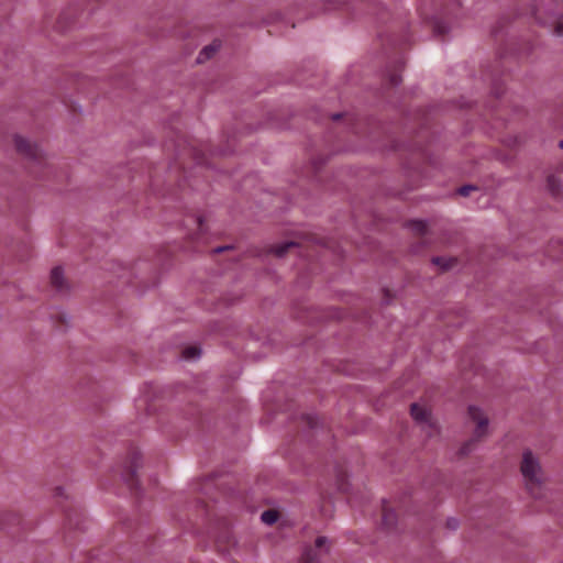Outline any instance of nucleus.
<instances>
[{
    "instance_id": "nucleus-1",
    "label": "nucleus",
    "mask_w": 563,
    "mask_h": 563,
    "mask_svg": "<svg viewBox=\"0 0 563 563\" xmlns=\"http://www.w3.org/2000/svg\"><path fill=\"white\" fill-rule=\"evenodd\" d=\"M520 473L529 494L536 499L542 498L545 490L547 475L539 456L529 449L522 452Z\"/></svg>"
},
{
    "instance_id": "nucleus-2",
    "label": "nucleus",
    "mask_w": 563,
    "mask_h": 563,
    "mask_svg": "<svg viewBox=\"0 0 563 563\" xmlns=\"http://www.w3.org/2000/svg\"><path fill=\"white\" fill-rule=\"evenodd\" d=\"M555 3L556 0H538L533 14L539 23L548 24L558 35H563V15L554 13Z\"/></svg>"
},
{
    "instance_id": "nucleus-3",
    "label": "nucleus",
    "mask_w": 563,
    "mask_h": 563,
    "mask_svg": "<svg viewBox=\"0 0 563 563\" xmlns=\"http://www.w3.org/2000/svg\"><path fill=\"white\" fill-rule=\"evenodd\" d=\"M411 416L413 420L419 423L421 430L428 435L432 437L437 433L438 427L431 417L430 410L426 406L419 404L411 405Z\"/></svg>"
},
{
    "instance_id": "nucleus-4",
    "label": "nucleus",
    "mask_w": 563,
    "mask_h": 563,
    "mask_svg": "<svg viewBox=\"0 0 563 563\" xmlns=\"http://www.w3.org/2000/svg\"><path fill=\"white\" fill-rule=\"evenodd\" d=\"M14 145L16 151L30 159H37L41 157V150L36 144L31 143L27 139L21 135H14Z\"/></svg>"
},
{
    "instance_id": "nucleus-5",
    "label": "nucleus",
    "mask_w": 563,
    "mask_h": 563,
    "mask_svg": "<svg viewBox=\"0 0 563 563\" xmlns=\"http://www.w3.org/2000/svg\"><path fill=\"white\" fill-rule=\"evenodd\" d=\"M468 415L470 418L476 422L474 431L475 438L481 439L486 435L488 430V419L483 415L482 410L475 406H471L468 408Z\"/></svg>"
},
{
    "instance_id": "nucleus-6",
    "label": "nucleus",
    "mask_w": 563,
    "mask_h": 563,
    "mask_svg": "<svg viewBox=\"0 0 563 563\" xmlns=\"http://www.w3.org/2000/svg\"><path fill=\"white\" fill-rule=\"evenodd\" d=\"M328 543L329 540L325 537H319L316 540V551L312 549L306 551L300 563H318L317 551L319 553H327L329 551Z\"/></svg>"
},
{
    "instance_id": "nucleus-7",
    "label": "nucleus",
    "mask_w": 563,
    "mask_h": 563,
    "mask_svg": "<svg viewBox=\"0 0 563 563\" xmlns=\"http://www.w3.org/2000/svg\"><path fill=\"white\" fill-rule=\"evenodd\" d=\"M51 282L58 291H63L65 288L64 272L60 267H55L51 272Z\"/></svg>"
},
{
    "instance_id": "nucleus-8",
    "label": "nucleus",
    "mask_w": 563,
    "mask_h": 563,
    "mask_svg": "<svg viewBox=\"0 0 563 563\" xmlns=\"http://www.w3.org/2000/svg\"><path fill=\"white\" fill-rule=\"evenodd\" d=\"M220 48V43L218 42H213L212 44L203 47L198 57H197V63H203L206 60H208L209 58H211L214 53Z\"/></svg>"
},
{
    "instance_id": "nucleus-9",
    "label": "nucleus",
    "mask_w": 563,
    "mask_h": 563,
    "mask_svg": "<svg viewBox=\"0 0 563 563\" xmlns=\"http://www.w3.org/2000/svg\"><path fill=\"white\" fill-rule=\"evenodd\" d=\"M141 456L139 454H134L131 460V465L129 466V474H122L124 481L130 482L132 477L136 473V468L140 464Z\"/></svg>"
},
{
    "instance_id": "nucleus-10",
    "label": "nucleus",
    "mask_w": 563,
    "mask_h": 563,
    "mask_svg": "<svg viewBox=\"0 0 563 563\" xmlns=\"http://www.w3.org/2000/svg\"><path fill=\"white\" fill-rule=\"evenodd\" d=\"M382 520L384 527L390 529L396 525V514L391 509H385Z\"/></svg>"
},
{
    "instance_id": "nucleus-11",
    "label": "nucleus",
    "mask_w": 563,
    "mask_h": 563,
    "mask_svg": "<svg viewBox=\"0 0 563 563\" xmlns=\"http://www.w3.org/2000/svg\"><path fill=\"white\" fill-rule=\"evenodd\" d=\"M261 519L266 525H273L278 520V514L275 510H265L261 515Z\"/></svg>"
},
{
    "instance_id": "nucleus-12",
    "label": "nucleus",
    "mask_w": 563,
    "mask_h": 563,
    "mask_svg": "<svg viewBox=\"0 0 563 563\" xmlns=\"http://www.w3.org/2000/svg\"><path fill=\"white\" fill-rule=\"evenodd\" d=\"M200 350L196 346H188L183 351V357L186 360H197L200 357Z\"/></svg>"
},
{
    "instance_id": "nucleus-13",
    "label": "nucleus",
    "mask_w": 563,
    "mask_h": 563,
    "mask_svg": "<svg viewBox=\"0 0 563 563\" xmlns=\"http://www.w3.org/2000/svg\"><path fill=\"white\" fill-rule=\"evenodd\" d=\"M296 244L294 242H287V243H284L283 245H279L275 249V253L277 256H283L288 249L290 247H295Z\"/></svg>"
},
{
    "instance_id": "nucleus-14",
    "label": "nucleus",
    "mask_w": 563,
    "mask_h": 563,
    "mask_svg": "<svg viewBox=\"0 0 563 563\" xmlns=\"http://www.w3.org/2000/svg\"><path fill=\"white\" fill-rule=\"evenodd\" d=\"M450 262H451L450 260H445L443 257H434L432 260L433 264L439 265V266H441L444 269L451 267V263Z\"/></svg>"
},
{
    "instance_id": "nucleus-15",
    "label": "nucleus",
    "mask_w": 563,
    "mask_h": 563,
    "mask_svg": "<svg viewBox=\"0 0 563 563\" xmlns=\"http://www.w3.org/2000/svg\"><path fill=\"white\" fill-rule=\"evenodd\" d=\"M473 190H476V187L474 186H471V185H466V186H462L457 189V194L461 195V196H468L471 191Z\"/></svg>"
},
{
    "instance_id": "nucleus-16",
    "label": "nucleus",
    "mask_w": 563,
    "mask_h": 563,
    "mask_svg": "<svg viewBox=\"0 0 563 563\" xmlns=\"http://www.w3.org/2000/svg\"><path fill=\"white\" fill-rule=\"evenodd\" d=\"M446 526L451 530H455L459 527V520L455 519V518H449L448 521H446Z\"/></svg>"
},
{
    "instance_id": "nucleus-17",
    "label": "nucleus",
    "mask_w": 563,
    "mask_h": 563,
    "mask_svg": "<svg viewBox=\"0 0 563 563\" xmlns=\"http://www.w3.org/2000/svg\"><path fill=\"white\" fill-rule=\"evenodd\" d=\"M473 441L474 440H471L470 442H467L463 448H462V453L463 454H467L470 451H471V444H473Z\"/></svg>"
},
{
    "instance_id": "nucleus-18",
    "label": "nucleus",
    "mask_w": 563,
    "mask_h": 563,
    "mask_svg": "<svg viewBox=\"0 0 563 563\" xmlns=\"http://www.w3.org/2000/svg\"><path fill=\"white\" fill-rule=\"evenodd\" d=\"M227 249H229V247L228 246H225V247H218V249H216V252L219 253V252H222V251H224Z\"/></svg>"
},
{
    "instance_id": "nucleus-19",
    "label": "nucleus",
    "mask_w": 563,
    "mask_h": 563,
    "mask_svg": "<svg viewBox=\"0 0 563 563\" xmlns=\"http://www.w3.org/2000/svg\"><path fill=\"white\" fill-rule=\"evenodd\" d=\"M340 118H341V114H339V113H338V114H333V115H332V119H333V120H339Z\"/></svg>"
},
{
    "instance_id": "nucleus-20",
    "label": "nucleus",
    "mask_w": 563,
    "mask_h": 563,
    "mask_svg": "<svg viewBox=\"0 0 563 563\" xmlns=\"http://www.w3.org/2000/svg\"><path fill=\"white\" fill-rule=\"evenodd\" d=\"M559 146L563 148V140L559 143Z\"/></svg>"
}]
</instances>
